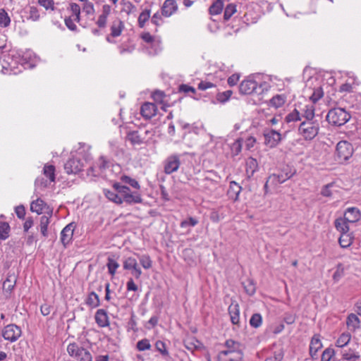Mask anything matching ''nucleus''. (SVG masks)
I'll use <instances>...</instances> for the list:
<instances>
[{"label":"nucleus","mask_w":361,"mask_h":361,"mask_svg":"<svg viewBox=\"0 0 361 361\" xmlns=\"http://www.w3.org/2000/svg\"><path fill=\"white\" fill-rule=\"evenodd\" d=\"M114 190L104 189V195L109 200L121 204L126 202L128 204H139L142 202L140 192L138 190L132 191L130 188L120 183L113 184Z\"/></svg>","instance_id":"nucleus-1"},{"label":"nucleus","mask_w":361,"mask_h":361,"mask_svg":"<svg viewBox=\"0 0 361 361\" xmlns=\"http://www.w3.org/2000/svg\"><path fill=\"white\" fill-rule=\"evenodd\" d=\"M326 121L334 126H341L345 124L351 118V115L343 108H333L326 115Z\"/></svg>","instance_id":"nucleus-2"},{"label":"nucleus","mask_w":361,"mask_h":361,"mask_svg":"<svg viewBox=\"0 0 361 361\" xmlns=\"http://www.w3.org/2000/svg\"><path fill=\"white\" fill-rule=\"evenodd\" d=\"M225 346L227 348V350H222L219 353V358H221L223 356L234 354L233 357H230L225 361H241L243 360V353L240 343L232 339H228L225 342Z\"/></svg>","instance_id":"nucleus-3"},{"label":"nucleus","mask_w":361,"mask_h":361,"mask_svg":"<svg viewBox=\"0 0 361 361\" xmlns=\"http://www.w3.org/2000/svg\"><path fill=\"white\" fill-rule=\"evenodd\" d=\"M319 124L317 121H302L298 128L299 133L306 140L314 139L318 134Z\"/></svg>","instance_id":"nucleus-4"},{"label":"nucleus","mask_w":361,"mask_h":361,"mask_svg":"<svg viewBox=\"0 0 361 361\" xmlns=\"http://www.w3.org/2000/svg\"><path fill=\"white\" fill-rule=\"evenodd\" d=\"M68 355L78 361H92L90 352L86 348L79 346L76 343H71L67 346Z\"/></svg>","instance_id":"nucleus-5"},{"label":"nucleus","mask_w":361,"mask_h":361,"mask_svg":"<svg viewBox=\"0 0 361 361\" xmlns=\"http://www.w3.org/2000/svg\"><path fill=\"white\" fill-rule=\"evenodd\" d=\"M353 153L352 145L345 140H341L336 145L335 156L337 161L342 163L348 160Z\"/></svg>","instance_id":"nucleus-6"},{"label":"nucleus","mask_w":361,"mask_h":361,"mask_svg":"<svg viewBox=\"0 0 361 361\" xmlns=\"http://www.w3.org/2000/svg\"><path fill=\"white\" fill-rule=\"evenodd\" d=\"M85 163L87 160L81 159L80 156L73 157L65 163L64 169L68 174H76L83 169Z\"/></svg>","instance_id":"nucleus-7"},{"label":"nucleus","mask_w":361,"mask_h":361,"mask_svg":"<svg viewBox=\"0 0 361 361\" xmlns=\"http://www.w3.org/2000/svg\"><path fill=\"white\" fill-rule=\"evenodd\" d=\"M180 155L173 154L169 156L164 162V171L166 174H171L178 170L180 165Z\"/></svg>","instance_id":"nucleus-8"},{"label":"nucleus","mask_w":361,"mask_h":361,"mask_svg":"<svg viewBox=\"0 0 361 361\" xmlns=\"http://www.w3.org/2000/svg\"><path fill=\"white\" fill-rule=\"evenodd\" d=\"M295 170L285 169L279 173L270 175L268 178V182L271 183V185L276 186L290 179L295 174Z\"/></svg>","instance_id":"nucleus-9"},{"label":"nucleus","mask_w":361,"mask_h":361,"mask_svg":"<svg viewBox=\"0 0 361 361\" xmlns=\"http://www.w3.org/2000/svg\"><path fill=\"white\" fill-rule=\"evenodd\" d=\"M21 329L16 324H8L2 330V336L5 340L10 342L16 341L21 336Z\"/></svg>","instance_id":"nucleus-10"},{"label":"nucleus","mask_w":361,"mask_h":361,"mask_svg":"<svg viewBox=\"0 0 361 361\" xmlns=\"http://www.w3.org/2000/svg\"><path fill=\"white\" fill-rule=\"evenodd\" d=\"M123 269L125 270L130 271L131 274L136 279H138L140 278V276L142 275V270L139 267L136 259H135V258H133L132 257H127L123 261Z\"/></svg>","instance_id":"nucleus-11"},{"label":"nucleus","mask_w":361,"mask_h":361,"mask_svg":"<svg viewBox=\"0 0 361 361\" xmlns=\"http://www.w3.org/2000/svg\"><path fill=\"white\" fill-rule=\"evenodd\" d=\"M264 144L272 148L278 145L281 140V135L275 130H268L264 133Z\"/></svg>","instance_id":"nucleus-12"},{"label":"nucleus","mask_w":361,"mask_h":361,"mask_svg":"<svg viewBox=\"0 0 361 361\" xmlns=\"http://www.w3.org/2000/svg\"><path fill=\"white\" fill-rule=\"evenodd\" d=\"M298 106L300 111L301 118H304V121H314V107L313 104H308L302 105L301 103H298Z\"/></svg>","instance_id":"nucleus-13"},{"label":"nucleus","mask_w":361,"mask_h":361,"mask_svg":"<svg viewBox=\"0 0 361 361\" xmlns=\"http://www.w3.org/2000/svg\"><path fill=\"white\" fill-rule=\"evenodd\" d=\"M75 228L74 223L66 226L61 232V241L64 246L68 245L72 240Z\"/></svg>","instance_id":"nucleus-14"},{"label":"nucleus","mask_w":361,"mask_h":361,"mask_svg":"<svg viewBox=\"0 0 361 361\" xmlns=\"http://www.w3.org/2000/svg\"><path fill=\"white\" fill-rule=\"evenodd\" d=\"M111 11V7L109 4L102 6V13L99 16L96 25L99 28H104L106 26L107 18Z\"/></svg>","instance_id":"nucleus-15"},{"label":"nucleus","mask_w":361,"mask_h":361,"mask_svg":"<svg viewBox=\"0 0 361 361\" xmlns=\"http://www.w3.org/2000/svg\"><path fill=\"white\" fill-rule=\"evenodd\" d=\"M157 106L151 102L144 103L140 109V114L145 119H150L156 115Z\"/></svg>","instance_id":"nucleus-16"},{"label":"nucleus","mask_w":361,"mask_h":361,"mask_svg":"<svg viewBox=\"0 0 361 361\" xmlns=\"http://www.w3.org/2000/svg\"><path fill=\"white\" fill-rule=\"evenodd\" d=\"M257 88V82L253 80H245L240 86L239 91L243 94H250L252 93Z\"/></svg>","instance_id":"nucleus-17"},{"label":"nucleus","mask_w":361,"mask_h":361,"mask_svg":"<svg viewBox=\"0 0 361 361\" xmlns=\"http://www.w3.org/2000/svg\"><path fill=\"white\" fill-rule=\"evenodd\" d=\"M178 9V6L175 0H166L161 7L162 15L166 17H170Z\"/></svg>","instance_id":"nucleus-18"},{"label":"nucleus","mask_w":361,"mask_h":361,"mask_svg":"<svg viewBox=\"0 0 361 361\" xmlns=\"http://www.w3.org/2000/svg\"><path fill=\"white\" fill-rule=\"evenodd\" d=\"M322 343L319 335H314L310 344V355L312 358L315 359L317 357L318 350L322 348Z\"/></svg>","instance_id":"nucleus-19"},{"label":"nucleus","mask_w":361,"mask_h":361,"mask_svg":"<svg viewBox=\"0 0 361 361\" xmlns=\"http://www.w3.org/2000/svg\"><path fill=\"white\" fill-rule=\"evenodd\" d=\"M95 322L100 327H106L109 325V317L106 310L99 309L95 313Z\"/></svg>","instance_id":"nucleus-20"},{"label":"nucleus","mask_w":361,"mask_h":361,"mask_svg":"<svg viewBox=\"0 0 361 361\" xmlns=\"http://www.w3.org/2000/svg\"><path fill=\"white\" fill-rule=\"evenodd\" d=\"M145 137L140 134L137 130H129L126 134V139L133 145H140L144 143Z\"/></svg>","instance_id":"nucleus-21"},{"label":"nucleus","mask_w":361,"mask_h":361,"mask_svg":"<svg viewBox=\"0 0 361 361\" xmlns=\"http://www.w3.org/2000/svg\"><path fill=\"white\" fill-rule=\"evenodd\" d=\"M125 28L123 22L119 18L114 20L110 27V34L112 37H119Z\"/></svg>","instance_id":"nucleus-22"},{"label":"nucleus","mask_w":361,"mask_h":361,"mask_svg":"<svg viewBox=\"0 0 361 361\" xmlns=\"http://www.w3.org/2000/svg\"><path fill=\"white\" fill-rule=\"evenodd\" d=\"M241 186L235 181H231L229 188L227 192L228 197L235 202L238 200L240 192H241Z\"/></svg>","instance_id":"nucleus-23"},{"label":"nucleus","mask_w":361,"mask_h":361,"mask_svg":"<svg viewBox=\"0 0 361 361\" xmlns=\"http://www.w3.org/2000/svg\"><path fill=\"white\" fill-rule=\"evenodd\" d=\"M228 314L233 324H238L240 322V307L238 303L232 302L228 307Z\"/></svg>","instance_id":"nucleus-24"},{"label":"nucleus","mask_w":361,"mask_h":361,"mask_svg":"<svg viewBox=\"0 0 361 361\" xmlns=\"http://www.w3.org/2000/svg\"><path fill=\"white\" fill-rule=\"evenodd\" d=\"M343 217L350 223H355L360 220L361 214L358 209L355 207H350L347 209Z\"/></svg>","instance_id":"nucleus-25"},{"label":"nucleus","mask_w":361,"mask_h":361,"mask_svg":"<svg viewBox=\"0 0 361 361\" xmlns=\"http://www.w3.org/2000/svg\"><path fill=\"white\" fill-rule=\"evenodd\" d=\"M198 185L200 186V190L204 192H211L213 188L216 187V181L214 180L211 178L205 177L200 180Z\"/></svg>","instance_id":"nucleus-26"},{"label":"nucleus","mask_w":361,"mask_h":361,"mask_svg":"<svg viewBox=\"0 0 361 361\" xmlns=\"http://www.w3.org/2000/svg\"><path fill=\"white\" fill-rule=\"evenodd\" d=\"M184 345L186 349L193 353L195 350H200L202 344L195 338H190L184 341Z\"/></svg>","instance_id":"nucleus-27"},{"label":"nucleus","mask_w":361,"mask_h":361,"mask_svg":"<svg viewBox=\"0 0 361 361\" xmlns=\"http://www.w3.org/2000/svg\"><path fill=\"white\" fill-rule=\"evenodd\" d=\"M349 223L350 222L345 220L344 217H340L335 220L334 225L337 231H338L342 234L348 233Z\"/></svg>","instance_id":"nucleus-28"},{"label":"nucleus","mask_w":361,"mask_h":361,"mask_svg":"<svg viewBox=\"0 0 361 361\" xmlns=\"http://www.w3.org/2000/svg\"><path fill=\"white\" fill-rule=\"evenodd\" d=\"M360 355L355 349L349 348L342 353V359L347 361H358Z\"/></svg>","instance_id":"nucleus-29"},{"label":"nucleus","mask_w":361,"mask_h":361,"mask_svg":"<svg viewBox=\"0 0 361 361\" xmlns=\"http://www.w3.org/2000/svg\"><path fill=\"white\" fill-rule=\"evenodd\" d=\"M151 16V9L145 8L139 15L137 18V24L140 28H143L145 26L146 23L149 20Z\"/></svg>","instance_id":"nucleus-30"},{"label":"nucleus","mask_w":361,"mask_h":361,"mask_svg":"<svg viewBox=\"0 0 361 361\" xmlns=\"http://www.w3.org/2000/svg\"><path fill=\"white\" fill-rule=\"evenodd\" d=\"M246 173L249 176H252L254 173L258 169V163L257 159L253 157H249L246 160Z\"/></svg>","instance_id":"nucleus-31"},{"label":"nucleus","mask_w":361,"mask_h":361,"mask_svg":"<svg viewBox=\"0 0 361 361\" xmlns=\"http://www.w3.org/2000/svg\"><path fill=\"white\" fill-rule=\"evenodd\" d=\"M85 303L91 308H95L100 305L99 295L94 291L89 293Z\"/></svg>","instance_id":"nucleus-32"},{"label":"nucleus","mask_w":361,"mask_h":361,"mask_svg":"<svg viewBox=\"0 0 361 361\" xmlns=\"http://www.w3.org/2000/svg\"><path fill=\"white\" fill-rule=\"evenodd\" d=\"M351 339V334L349 332L341 334L336 342V346L338 348H344L346 346Z\"/></svg>","instance_id":"nucleus-33"},{"label":"nucleus","mask_w":361,"mask_h":361,"mask_svg":"<svg viewBox=\"0 0 361 361\" xmlns=\"http://www.w3.org/2000/svg\"><path fill=\"white\" fill-rule=\"evenodd\" d=\"M301 120L300 111L298 109V104L295 105V109L293 111L287 114L285 121L287 123L295 122Z\"/></svg>","instance_id":"nucleus-34"},{"label":"nucleus","mask_w":361,"mask_h":361,"mask_svg":"<svg viewBox=\"0 0 361 361\" xmlns=\"http://www.w3.org/2000/svg\"><path fill=\"white\" fill-rule=\"evenodd\" d=\"M224 8L223 0H216L209 7V12L211 15H218L221 13Z\"/></svg>","instance_id":"nucleus-35"},{"label":"nucleus","mask_w":361,"mask_h":361,"mask_svg":"<svg viewBox=\"0 0 361 361\" xmlns=\"http://www.w3.org/2000/svg\"><path fill=\"white\" fill-rule=\"evenodd\" d=\"M121 5V12L126 13L128 16L136 12V6L129 1L122 0Z\"/></svg>","instance_id":"nucleus-36"},{"label":"nucleus","mask_w":361,"mask_h":361,"mask_svg":"<svg viewBox=\"0 0 361 361\" xmlns=\"http://www.w3.org/2000/svg\"><path fill=\"white\" fill-rule=\"evenodd\" d=\"M69 10L71 11L72 15V18H74V20L77 23H80V12H81V8L80 6L75 4V3H71L69 5Z\"/></svg>","instance_id":"nucleus-37"},{"label":"nucleus","mask_w":361,"mask_h":361,"mask_svg":"<svg viewBox=\"0 0 361 361\" xmlns=\"http://www.w3.org/2000/svg\"><path fill=\"white\" fill-rule=\"evenodd\" d=\"M353 238L349 233H342L339 238L338 242L340 245L346 248L348 247L353 243Z\"/></svg>","instance_id":"nucleus-38"},{"label":"nucleus","mask_w":361,"mask_h":361,"mask_svg":"<svg viewBox=\"0 0 361 361\" xmlns=\"http://www.w3.org/2000/svg\"><path fill=\"white\" fill-rule=\"evenodd\" d=\"M243 138H238L230 147L232 157L238 155L243 147Z\"/></svg>","instance_id":"nucleus-39"},{"label":"nucleus","mask_w":361,"mask_h":361,"mask_svg":"<svg viewBox=\"0 0 361 361\" xmlns=\"http://www.w3.org/2000/svg\"><path fill=\"white\" fill-rule=\"evenodd\" d=\"M43 173L49 180V182L55 181V166L45 164L43 168Z\"/></svg>","instance_id":"nucleus-40"},{"label":"nucleus","mask_w":361,"mask_h":361,"mask_svg":"<svg viewBox=\"0 0 361 361\" xmlns=\"http://www.w3.org/2000/svg\"><path fill=\"white\" fill-rule=\"evenodd\" d=\"M286 101V97L284 94H276L270 99L271 106L275 108L282 106Z\"/></svg>","instance_id":"nucleus-41"},{"label":"nucleus","mask_w":361,"mask_h":361,"mask_svg":"<svg viewBox=\"0 0 361 361\" xmlns=\"http://www.w3.org/2000/svg\"><path fill=\"white\" fill-rule=\"evenodd\" d=\"M149 53L152 55L157 54L161 50V42L159 38L156 37L153 42L148 45Z\"/></svg>","instance_id":"nucleus-42"},{"label":"nucleus","mask_w":361,"mask_h":361,"mask_svg":"<svg viewBox=\"0 0 361 361\" xmlns=\"http://www.w3.org/2000/svg\"><path fill=\"white\" fill-rule=\"evenodd\" d=\"M141 266L145 269H149L152 267V261L150 257L147 255H137Z\"/></svg>","instance_id":"nucleus-43"},{"label":"nucleus","mask_w":361,"mask_h":361,"mask_svg":"<svg viewBox=\"0 0 361 361\" xmlns=\"http://www.w3.org/2000/svg\"><path fill=\"white\" fill-rule=\"evenodd\" d=\"M45 206L44 202L41 199H37L33 201L30 204V209L33 212L41 214Z\"/></svg>","instance_id":"nucleus-44"},{"label":"nucleus","mask_w":361,"mask_h":361,"mask_svg":"<svg viewBox=\"0 0 361 361\" xmlns=\"http://www.w3.org/2000/svg\"><path fill=\"white\" fill-rule=\"evenodd\" d=\"M49 217L47 216H42L40 218V232L43 236L47 237L48 235L47 228L49 224Z\"/></svg>","instance_id":"nucleus-45"},{"label":"nucleus","mask_w":361,"mask_h":361,"mask_svg":"<svg viewBox=\"0 0 361 361\" xmlns=\"http://www.w3.org/2000/svg\"><path fill=\"white\" fill-rule=\"evenodd\" d=\"M11 23V18L8 13L4 8L0 9V26L7 27Z\"/></svg>","instance_id":"nucleus-46"},{"label":"nucleus","mask_w":361,"mask_h":361,"mask_svg":"<svg viewBox=\"0 0 361 361\" xmlns=\"http://www.w3.org/2000/svg\"><path fill=\"white\" fill-rule=\"evenodd\" d=\"M245 291L249 295H252L255 294L256 291L255 284L254 281L251 279H247L243 283Z\"/></svg>","instance_id":"nucleus-47"},{"label":"nucleus","mask_w":361,"mask_h":361,"mask_svg":"<svg viewBox=\"0 0 361 361\" xmlns=\"http://www.w3.org/2000/svg\"><path fill=\"white\" fill-rule=\"evenodd\" d=\"M237 11L236 5L234 4H228L224 10V18L225 20H228L231 16Z\"/></svg>","instance_id":"nucleus-48"},{"label":"nucleus","mask_w":361,"mask_h":361,"mask_svg":"<svg viewBox=\"0 0 361 361\" xmlns=\"http://www.w3.org/2000/svg\"><path fill=\"white\" fill-rule=\"evenodd\" d=\"M106 267L108 268L109 273L111 276H114L116 272V269L119 267V264L113 258L109 257H108Z\"/></svg>","instance_id":"nucleus-49"},{"label":"nucleus","mask_w":361,"mask_h":361,"mask_svg":"<svg viewBox=\"0 0 361 361\" xmlns=\"http://www.w3.org/2000/svg\"><path fill=\"white\" fill-rule=\"evenodd\" d=\"M262 317L259 313L253 314L250 319V324L253 328H258L262 325Z\"/></svg>","instance_id":"nucleus-50"},{"label":"nucleus","mask_w":361,"mask_h":361,"mask_svg":"<svg viewBox=\"0 0 361 361\" xmlns=\"http://www.w3.org/2000/svg\"><path fill=\"white\" fill-rule=\"evenodd\" d=\"M10 226L6 222H0V240H6L8 237Z\"/></svg>","instance_id":"nucleus-51"},{"label":"nucleus","mask_w":361,"mask_h":361,"mask_svg":"<svg viewBox=\"0 0 361 361\" xmlns=\"http://www.w3.org/2000/svg\"><path fill=\"white\" fill-rule=\"evenodd\" d=\"M121 180L126 184L130 185L135 189L139 190L140 188L139 183L135 179L132 178L130 176H122L121 177Z\"/></svg>","instance_id":"nucleus-52"},{"label":"nucleus","mask_w":361,"mask_h":361,"mask_svg":"<svg viewBox=\"0 0 361 361\" xmlns=\"http://www.w3.org/2000/svg\"><path fill=\"white\" fill-rule=\"evenodd\" d=\"M198 224V220L194 217H188L187 219L182 221L180 226L183 228L188 227H194Z\"/></svg>","instance_id":"nucleus-53"},{"label":"nucleus","mask_w":361,"mask_h":361,"mask_svg":"<svg viewBox=\"0 0 361 361\" xmlns=\"http://www.w3.org/2000/svg\"><path fill=\"white\" fill-rule=\"evenodd\" d=\"M335 355V350L331 348H326L321 356V361H331V358Z\"/></svg>","instance_id":"nucleus-54"},{"label":"nucleus","mask_w":361,"mask_h":361,"mask_svg":"<svg viewBox=\"0 0 361 361\" xmlns=\"http://www.w3.org/2000/svg\"><path fill=\"white\" fill-rule=\"evenodd\" d=\"M324 95L323 90L321 87H318L315 88L310 97L311 101L313 103H316L319 99H320Z\"/></svg>","instance_id":"nucleus-55"},{"label":"nucleus","mask_w":361,"mask_h":361,"mask_svg":"<svg viewBox=\"0 0 361 361\" xmlns=\"http://www.w3.org/2000/svg\"><path fill=\"white\" fill-rule=\"evenodd\" d=\"M82 8L87 16H93L95 13L94 4L90 1L83 3Z\"/></svg>","instance_id":"nucleus-56"},{"label":"nucleus","mask_w":361,"mask_h":361,"mask_svg":"<svg viewBox=\"0 0 361 361\" xmlns=\"http://www.w3.org/2000/svg\"><path fill=\"white\" fill-rule=\"evenodd\" d=\"M359 324H360V320L358 319V317L354 314H350L348 318H347V325L349 326V327H353V328H356V327H358L359 326Z\"/></svg>","instance_id":"nucleus-57"},{"label":"nucleus","mask_w":361,"mask_h":361,"mask_svg":"<svg viewBox=\"0 0 361 361\" xmlns=\"http://www.w3.org/2000/svg\"><path fill=\"white\" fill-rule=\"evenodd\" d=\"M152 97L156 102H159V103L164 104L165 102V98L166 97V95L165 94V93L163 91L156 90L152 93Z\"/></svg>","instance_id":"nucleus-58"},{"label":"nucleus","mask_w":361,"mask_h":361,"mask_svg":"<svg viewBox=\"0 0 361 361\" xmlns=\"http://www.w3.org/2000/svg\"><path fill=\"white\" fill-rule=\"evenodd\" d=\"M50 183L49 180H47L44 178H37L35 180V185L36 190H43L47 188Z\"/></svg>","instance_id":"nucleus-59"},{"label":"nucleus","mask_w":361,"mask_h":361,"mask_svg":"<svg viewBox=\"0 0 361 361\" xmlns=\"http://www.w3.org/2000/svg\"><path fill=\"white\" fill-rule=\"evenodd\" d=\"M137 348L140 351H144L149 350L151 348V344L147 338L142 339L137 343Z\"/></svg>","instance_id":"nucleus-60"},{"label":"nucleus","mask_w":361,"mask_h":361,"mask_svg":"<svg viewBox=\"0 0 361 361\" xmlns=\"http://www.w3.org/2000/svg\"><path fill=\"white\" fill-rule=\"evenodd\" d=\"M231 94H232L231 90H227V91H225L223 92H219L216 95V99L221 103H224L229 99Z\"/></svg>","instance_id":"nucleus-61"},{"label":"nucleus","mask_w":361,"mask_h":361,"mask_svg":"<svg viewBox=\"0 0 361 361\" xmlns=\"http://www.w3.org/2000/svg\"><path fill=\"white\" fill-rule=\"evenodd\" d=\"M74 18H72L71 16L66 17L64 19V23L66 26L71 31L77 32L78 27L77 25L74 23Z\"/></svg>","instance_id":"nucleus-62"},{"label":"nucleus","mask_w":361,"mask_h":361,"mask_svg":"<svg viewBox=\"0 0 361 361\" xmlns=\"http://www.w3.org/2000/svg\"><path fill=\"white\" fill-rule=\"evenodd\" d=\"M16 284V281H12L11 279L7 278L4 283H3V288L5 291L11 293Z\"/></svg>","instance_id":"nucleus-63"},{"label":"nucleus","mask_w":361,"mask_h":361,"mask_svg":"<svg viewBox=\"0 0 361 361\" xmlns=\"http://www.w3.org/2000/svg\"><path fill=\"white\" fill-rule=\"evenodd\" d=\"M283 358L282 350L275 351L273 355L267 357L265 361H281Z\"/></svg>","instance_id":"nucleus-64"}]
</instances>
